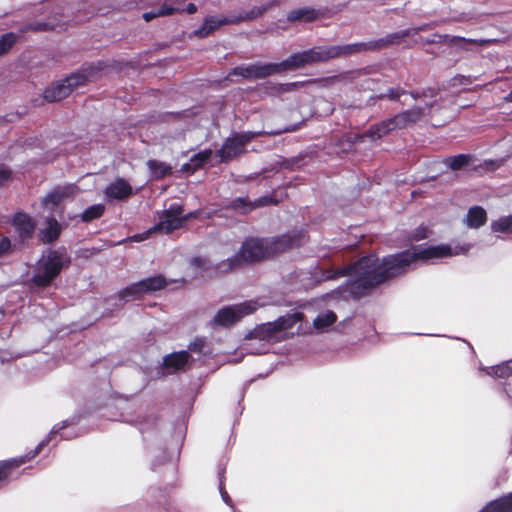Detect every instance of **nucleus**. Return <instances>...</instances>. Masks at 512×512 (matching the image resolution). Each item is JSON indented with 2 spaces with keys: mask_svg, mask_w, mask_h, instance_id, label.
Wrapping results in <instances>:
<instances>
[{
  "mask_svg": "<svg viewBox=\"0 0 512 512\" xmlns=\"http://www.w3.org/2000/svg\"><path fill=\"white\" fill-rule=\"evenodd\" d=\"M469 249L470 245L438 244L414 246L407 251L387 256L382 260L373 255L364 257L348 269L347 290L340 293L344 298L348 293L354 297L361 296L369 288L405 272L415 263L435 262L443 258L465 254Z\"/></svg>",
  "mask_w": 512,
  "mask_h": 512,
  "instance_id": "obj_1",
  "label": "nucleus"
},
{
  "mask_svg": "<svg viewBox=\"0 0 512 512\" xmlns=\"http://www.w3.org/2000/svg\"><path fill=\"white\" fill-rule=\"evenodd\" d=\"M397 38H398V36L395 35L386 40H380L379 42H376L374 44L361 43V44L349 45V46L340 48L339 51L337 50V51L328 53L326 55H323V54H321L319 52H315V51H309V52L295 54V55H292L289 59H287L281 63H271V64L253 66L247 70V76L263 78V77H266V76L274 74V73H279V72H283L286 70L298 68V67H300L306 63H309L311 61L323 60V59H327L330 57H334L340 53L349 54V53H353V52H357V51H361V50L372 49V48L380 47V46L387 45L390 43H394Z\"/></svg>",
  "mask_w": 512,
  "mask_h": 512,
  "instance_id": "obj_2",
  "label": "nucleus"
},
{
  "mask_svg": "<svg viewBox=\"0 0 512 512\" xmlns=\"http://www.w3.org/2000/svg\"><path fill=\"white\" fill-rule=\"evenodd\" d=\"M295 244H298V240L289 235H284L281 238L271 241L248 239L242 244L239 253L228 260L229 267L235 268L243 263L254 262L276 253L283 252Z\"/></svg>",
  "mask_w": 512,
  "mask_h": 512,
  "instance_id": "obj_3",
  "label": "nucleus"
},
{
  "mask_svg": "<svg viewBox=\"0 0 512 512\" xmlns=\"http://www.w3.org/2000/svg\"><path fill=\"white\" fill-rule=\"evenodd\" d=\"M101 70V63L83 66L67 78L56 81L48 86L43 93V97L49 102L60 101L68 97L75 89L94 81Z\"/></svg>",
  "mask_w": 512,
  "mask_h": 512,
  "instance_id": "obj_4",
  "label": "nucleus"
},
{
  "mask_svg": "<svg viewBox=\"0 0 512 512\" xmlns=\"http://www.w3.org/2000/svg\"><path fill=\"white\" fill-rule=\"evenodd\" d=\"M69 263L70 259L65 252L58 250L48 251L42 255L36 264L32 278L33 283L40 287L50 285L62 268L67 267Z\"/></svg>",
  "mask_w": 512,
  "mask_h": 512,
  "instance_id": "obj_5",
  "label": "nucleus"
},
{
  "mask_svg": "<svg viewBox=\"0 0 512 512\" xmlns=\"http://www.w3.org/2000/svg\"><path fill=\"white\" fill-rule=\"evenodd\" d=\"M190 216L191 215L183 214L181 206H171L169 209L163 211L157 225L144 233L134 235L131 239L140 242L149 238V236L156 231L169 233L175 229L181 228Z\"/></svg>",
  "mask_w": 512,
  "mask_h": 512,
  "instance_id": "obj_6",
  "label": "nucleus"
},
{
  "mask_svg": "<svg viewBox=\"0 0 512 512\" xmlns=\"http://www.w3.org/2000/svg\"><path fill=\"white\" fill-rule=\"evenodd\" d=\"M421 114L422 112L420 110H412L401 113L394 118L388 119L378 125L371 127L365 133V137L370 138L372 141L380 139L395 129L404 128L409 123L417 121Z\"/></svg>",
  "mask_w": 512,
  "mask_h": 512,
  "instance_id": "obj_7",
  "label": "nucleus"
},
{
  "mask_svg": "<svg viewBox=\"0 0 512 512\" xmlns=\"http://www.w3.org/2000/svg\"><path fill=\"white\" fill-rule=\"evenodd\" d=\"M302 320V314L293 313L280 317L274 322L265 323L251 332V336L255 339L272 341L278 339V334L286 329L291 328L295 323Z\"/></svg>",
  "mask_w": 512,
  "mask_h": 512,
  "instance_id": "obj_8",
  "label": "nucleus"
},
{
  "mask_svg": "<svg viewBox=\"0 0 512 512\" xmlns=\"http://www.w3.org/2000/svg\"><path fill=\"white\" fill-rule=\"evenodd\" d=\"M258 309V305L254 301H246L233 306L220 309L214 316V323L220 326H230L243 317L252 314Z\"/></svg>",
  "mask_w": 512,
  "mask_h": 512,
  "instance_id": "obj_9",
  "label": "nucleus"
},
{
  "mask_svg": "<svg viewBox=\"0 0 512 512\" xmlns=\"http://www.w3.org/2000/svg\"><path fill=\"white\" fill-rule=\"evenodd\" d=\"M166 280L162 276H153L143 279L137 283L123 289L119 296L126 301L140 298L144 294H149L163 289L166 286Z\"/></svg>",
  "mask_w": 512,
  "mask_h": 512,
  "instance_id": "obj_10",
  "label": "nucleus"
},
{
  "mask_svg": "<svg viewBox=\"0 0 512 512\" xmlns=\"http://www.w3.org/2000/svg\"><path fill=\"white\" fill-rule=\"evenodd\" d=\"M74 193V189L72 187L58 188L49 193L42 200V207L44 212H57L60 213V208L65 201V199L69 198Z\"/></svg>",
  "mask_w": 512,
  "mask_h": 512,
  "instance_id": "obj_11",
  "label": "nucleus"
},
{
  "mask_svg": "<svg viewBox=\"0 0 512 512\" xmlns=\"http://www.w3.org/2000/svg\"><path fill=\"white\" fill-rule=\"evenodd\" d=\"M252 135L250 133L238 134L229 138L221 149V159L228 160L242 152L245 144L250 141Z\"/></svg>",
  "mask_w": 512,
  "mask_h": 512,
  "instance_id": "obj_12",
  "label": "nucleus"
},
{
  "mask_svg": "<svg viewBox=\"0 0 512 512\" xmlns=\"http://www.w3.org/2000/svg\"><path fill=\"white\" fill-rule=\"evenodd\" d=\"M131 194L132 187L123 179H117L109 184L105 189V196L108 200H121L127 198Z\"/></svg>",
  "mask_w": 512,
  "mask_h": 512,
  "instance_id": "obj_13",
  "label": "nucleus"
},
{
  "mask_svg": "<svg viewBox=\"0 0 512 512\" xmlns=\"http://www.w3.org/2000/svg\"><path fill=\"white\" fill-rule=\"evenodd\" d=\"M62 231L61 224L53 217H48L39 230L43 242L50 243L56 240Z\"/></svg>",
  "mask_w": 512,
  "mask_h": 512,
  "instance_id": "obj_14",
  "label": "nucleus"
},
{
  "mask_svg": "<svg viewBox=\"0 0 512 512\" xmlns=\"http://www.w3.org/2000/svg\"><path fill=\"white\" fill-rule=\"evenodd\" d=\"M190 360V355L187 351L174 352L167 355L163 360V365L166 368L178 371L184 369Z\"/></svg>",
  "mask_w": 512,
  "mask_h": 512,
  "instance_id": "obj_15",
  "label": "nucleus"
},
{
  "mask_svg": "<svg viewBox=\"0 0 512 512\" xmlns=\"http://www.w3.org/2000/svg\"><path fill=\"white\" fill-rule=\"evenodd\" d=\"M13 224L21 237H29L35 230V223L32 218L24 213L15 215Z\"/></svg>",
  "mask_w": 512,
  "mask_h": 512,
  "instance_id": "obj_16",
  "label": "nucleus"
},
{
  "mask_svg": "<svg viewBox=\"0 0 512 512\" xmlns=\"http://www.w3.org/2000/svg\"><path fill=\"white\" fill-rule=\"evenodd\" d=\"M487 221L486 211L479 206H475L469 209L466 217L464 218V223L469 228H479L484 225Z\"/></svg>",
  "mask_w": 512,
  "mask_h": 512,
  "instance_id": "obj_17",
  "label": "nucleus"
},
{
  "mask_svg": "<svg viewBox=\"0 0 512 512\" xmlns=\"http://www.w3.org/2000/svg\"><path fill=\"white\" fill-rule=\"evenodd\" d=\"M479 512H512V493L489 502Z\"/></svg>",
  "mask_w": 512,
  "mask_h": 512,
  "instance_id": "obj_18",
  "label": "nucleus"
},
{
  "mask_svg": "<svg viewBox=\"0 0 512 512\" xmlns=\"http://www.w3.org/2000/svg\"><path fill=\"white\" fill-rule=\"evenodd\" d=\"M336 320L337 316L333 311H323L313 320V326L320 333L326 332L335 324Z\"/></svg>",
  "mask_w": 512,
  "mask_h": 512,
  "instance_id": "obj_19",
  "label": "nucleus"
},
{
  "mask_svg": "<svg viewBox=\"0 0 512 512\" xmlns=\"http://www.w3.org/2000/svg\"><path fill=\"white\" fill-rule=\"evenodd\" d=\"M230 21L226 18L209 17L205 20L201 28H199L195 34L199 37H206L212 31L218 29L220 26L229 23Z\"/></svg>",
  "mask_w": 512,
  "mask_h": 512,
  "instance_id": "obj_20",
  "label": "nucleus"
},
{
  "mask_svg": "<svg viewBox=\"0 0 512 512\" xmlns=\"http://www.w3.org/2000/svg\"><path fill=\"white\" fill-rule=\"evenodd\" d=\"M482 370L491 376L509 377L512 375V359L493 367L483 368Z\"/></svg>",
  "mask_w": 512,
  "mask_h": 512,
  "instance_id": "obj_21",
  "label": "nucleus"
},
{
  "mask_svg": "<svg viewBox=\"0 0 512 512\" xmlns=\"http://www.w3.org/2000/svg\"><path fill=\"white\" fill-rule=\"evenodd\" d=\"M316 18V13L313 9L300 8L289 12L287 19L289 21L309 22Z\"/></svg>",
  "mask_w": 512,
  "mask_h": 512,
  "instance_id": "obj_22",
  "label": "nucleus"
},
{
  "mask_svg": "<svg viewBox=\"0 0 512 512\" xmlns=\"http://www.w3.org/2000/svg\"><path fill=\"white\" fill-rule=\"evenodd\" d=\"M147 166L150 170L151 176L155 179L163 178L171 172L170 166L156 160H149L147 162Z\"/></svg>",
  "mask_w": 512,
  "mask_h": 512,
  "instance_id": "obj_23",
  "label": "nucleus"
},
{
  "mask_svg": "<svg viewBox=\"0 0 512 512\" xmlns=\"http://www.w3.org/2000/svg\"><path fill=\"white\" fill-rule=\"evenodd\" d=\"M491 228L494 232L512 233V215L501 217L492 222Z\"/></svg>",
  "mask_w": 512,
  "mask_h": 512,
  "instance_id": "obj_24",
  "label": "nucleus"
},
{
  "mask_svg": "<svg viewBox=\"0 0 512 512\" xmlns=\"http://www.w3.org/2000/svg\"><path fill=\"white\" fill-rule=\"evenodd\" d=\"M211 151L205 150L199 152L195 156H193L190 160V163L187 165V169H197L203 165V163L210 157Z\"/></svg>",
  "mask_w": 512,
  "mask_h": 512,
  "instance_id": "obj_25",
  "label": "nucleus"
},
{
  "mask_svg": "<svg viewBox=\"0 0 512 512\" xmlns=\"http://www.w3.org/2000/svg\"><path fill=\"white\" fill-rule=\"evenodd\" d=\"M103 212H104V206L101 204H96V205L89 207L82 213V219H83V221H86V222L91 221L93 219L100 217L103 214Z\"/></svg>",
  "mask_w": 512,
  "mask_h": 512,
  "instance_id": "obj_26",
  "label": "nucleus"
},
{
  "mask_svg": "<svg viewBox=\"0 0 512 512\" xmlns=\"http://www.w3.org/2000/svg\"><path fill=\"white\" fill-rule=\"evenodd\" d=\"M24 463L22 459H14L7 462H1L0 463V481L6 478L10 472V470L14 467H18Z\"/></svg>",
  "mask_w": 512,
  "mask_h": 512,
  "instance_id": "obj_27",
  "label": "nucleus"
},
{
  "mask_svg": "<svg viewBox=\"0 0 512 512\" xmlns=\"http://www.w3.org/2000/svg\"><path fill=\"white\" fill-rule=\"evenodd\" d=\"M15 43V36L11 33L6 34L0 38V56L5 54L11 49Z\"/></svg>",
  "mask_w": 512,
  "mask_h": 512,
  "instance_id": "obj_28",
  "label": "nucleus"
},
{
  "mask_svg": "<svg viewBox=\"0 0 512 512\" xmlns=\"http://www.w3.org/2000/svg\"><path fill=\"white\" fill-rule=\"evenodd\" d=\"M468 163V157L465 155H458L447 160V165L453 169L458 170Z\"/></svg>",
  "mask_w": 512,
  "mask_h": 512,
  "instance_id": "obj_29",
  "label": "nucleus"
},
{
  "mask_svg": "<svg viewBox=\"0 0 512 512\" xmlns=\"http://www.w3.org/2000/svg\"><path fill=\"white\" fill-rule=\"evenodd\" d=\"M172 12H173L172 8L164 7V8L158 9L156 11H151V12L144 13L143 14V18H144L145 21L148 22V21H150V20H152V19H154L156 17L170 15Z\"/></svg>",
  "mask_w": 512,
  "mask_h": 512,
  "instance_id": "obj_30",
  "label": "nucleus"
},
{
  "mask_svg": "<svg viewBox=\"0 0 512 512\" xmlns=\"http://www.w3.org/2000/svg\"><path fill=\"white\" fill-rule=\"evenodd\" d=\"M265 7H255L253 8L249 13H246L245 15L240 17V20H251L254 18H257L261 16L265 12Z\"/></svg>",
  "mask_w": 512,
  "mask_h": 512,
  "instance_id": "obj_31",
  "label": "nucleus"
},
{
  "mask_svg": "<svg viewBox=\"0 0 512 512\" xmlns=\"http://www.w3.org/2000/svg\"><path fill=\"white\" fill-rule=\"evenodd\" d=\"M429 235V230L427 227L425 226H420L418 227L414 234H413V239L414 240H422V239H425L427 238Z\"/></svg>",
  "mask_w": 512,
  "mask_h": 512,
  "instance_id": "obj_32",
  "label": "nucleus"
},
{
  "mask_svg": "<svg viewBox=\"0 0 512 512\" xmlns=\"http://www.w3.org/2000/svg\"><path fill=\"white\" fill-rule=\"evenodd\" d=\"M11 243L9 238L2 237L0 238V255L7 253L10 250Z\"/></svg>",
  "mask_w": 512,
  "mask_h": 512,
  "instance_id": "obj_33",
  "label": "nucleus"
},
{
  "mask_svg": "<svg viewBox=\"0 0 512 512\" xmlns=\"http://www.w3.org/2000/svg\"><path fill=\"white\" fill-rule=\"evenodd\" d=\"M11 178V171L5 168L4 166H0V184L5 183Z\"/></svg>",
  "mask_w": 512,
  "mask_h": 512,
  "instance_id": "obj_34",
  "label": "nucleus"
},
{
  "mask_svg": "<svg viewBox=\"0 0 512 512\" xmlns=\"http://www.w3.org/2000/svg\"><path fill=\"white\" fill-rule=\"evenodd\" d=\"M204 345V342L203 340L201 339H196L194 340L192 343H190V345L188 346L189 350L191 351H201L202 347Z\"/></svg>",
  "mask_w": 512,
  "mask_h": 512,
  "instance_id": "obj_35",
  "label": "nucleus"
},
{
  "mask_svg": "<svg viewBox=\"0 0 512 512\" xmlns=\"http://www.w3.org/2000/svg\"><path fill=\"white\" fill-rule=\"evenodd\" d=\"M187 12L190 13V14L196 12V6L194 4H189L187 6Z\"/></svg>",
  "mask_w": 512,
  "mask_h": 512,
  "instance_id": "obj_36",
  "label": "nucleus"
},
{
  "mask_svg": "<svg viewBox=\"0 0 512 512\" xmlns=\"http://www.w3.org/2000/svg\"><path fill=\"white\" fill-rule=\"evenodd\" d=\"M222 497H223V500H224L226 503H228V502H229V497H228V495H227V493H226V492H222Z\"/></svg>",
  "mask_w": 512,
  "mask_h": 512,
  "instance_id": "obj_37",
  "label": "nucleus"
},
{
  "mask_svg": "<svg viewBox=\"0 0 512 512\" xmlns=\"http://www.w3.org/2000/svg\"><path fill=\"white\" fill-rule=\"evenodd\" d=\"M505 101L512 102V91L505 97Z\"/></svg>",
  "mask_w": 512,
  "mask_h": 512,
  "instance_id": "obj_38",
  "label": "nucleus"
}]
</instances>
